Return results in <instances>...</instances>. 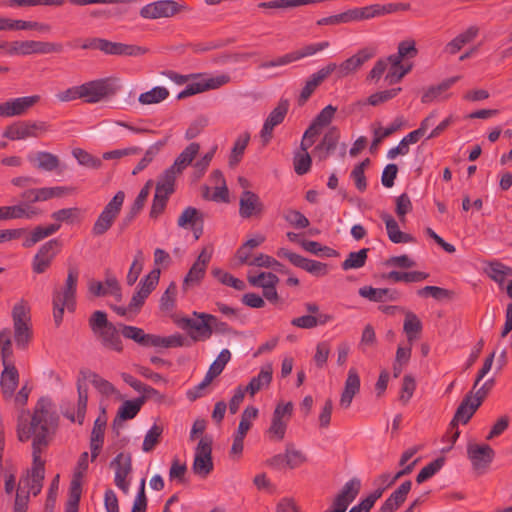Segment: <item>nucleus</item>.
<instances>
[{
  "mask_svg": "<svg viewBox=\"0 0 512 512\" xmlns=\"http://www.w3.org/2000/svg\"><path fill=\"white\" fill-rule=\"evenodd\" d=\"M368 248L360 249L357 252H350L347 258L342 262L341 268L344 271L358 269L365 265L368 258Z\"/></svg>",
  "mask_w": 512,
  "mask_h": 512,
  "instance_id": "a18cd8bd",
  "label": "nucleus"
},
{
  "mask_svg": "<svg viewBox=\"0 0 512 512\" xmlns=\"http://www.w3.org/2000/svg\"><path fill=\"white\" fill-rule=\"evenodd\" d=\"M336 68V63H329L325 67L313 73L306 80L305 85L300 92L298 104L304 105L315 90L336 70Z\"/></svg>",
  "mask_w": 512,
  "mask_h": 512,
  "instance_id": "6ab92c4d",
  "label": "nucleus"
},
{
  "mask_svg": "<svg viewBox=\"0 0 512 512\" xmlns=\"http://www.w3.org/2000/svg\"><path fill=\"white\" fill-rule=\"evenodd\" d=\"M229 81L230 77L228 75L222 74L207 80H203L201 82L188 84L186 88L177 95V99H185L207 90L220 88L221 86L227 84Z\"/></svg>",
  "mask_w": 512,
  "mask_h": 512,
  "instance_id": "4be33fe9",
  "label": "nucleus"
},
{
  "mask_svg": "<svg viewBox=\"0 0 512 512\" xmlns=\"http://www.w3.org/2000/svg\"><path fill=\"white\" fill-rule=\"evenodd\" d=\"M212 438L204 436L200 439L195 449V457L192 465L193 473L206 478L213 470Z\"/></svg>",
  "mask_w": 512,
  "mask_h": 512,
  "instance_id": "9b49d317",
  "label": "nucleus"
},
{
  "mask_svg": "<svg viewBox=\"0 0 512 512\" xmlns=\"http://www.w3.org/2000/svg\"><path fill=\"white\" fill-rule=\"evenodd\" d=\"M288 109L289 101L287 99H281L277 106L270 112L260 132L264 145L270 142L273 137L274 128L284 121L285 116L288 113Z\"/></svg>",
  "mask_w": 512,
  "mask_h": 512,
  "instance_id": "dca6fc26",
  "label": "nucleus"
},
{
  "mask_svg": "<svg viewBox=\"0 0 512 512\" xmlns=\"http://www.w3.org/2000/svg\"><path fill=\"white\" fill-rule=\"evenodd\" d=\"M3 30H36L40 33H49L51 26L36 21L13 20L0 17V31Z\"/></svg>",
  "mask_w": 512,
  "mask_h": 512,
  "instance_id": "a878e982",
  "label": "nucleus"
},
{
  "mask_svg": "<svg viewBox=\"0 0 512 512\" xmlns=\"http://www.w3.org/2000/svg\"><path fill=\"white\" fill-rule=\"evenodd\" d=\"M120 332L126 339L133 340L142 347H155V334H147L142 328L119 324Z\"/></svg>",
  "mask_w": 512,
  "mask_h": 512,
  "instance_id": "bb28decb",
  "label": "nucleus"
},
{
  "mask_svg": "<svg viewBox=\"0 0 512 512\" xmlns=\"http://www.w3.org/2000/svg\"><path fill=\"white\" fill-rule=\"evenodd\" d=\"M115 466V475H121L124 478L132 471V458L130 454L119 453L111 462Z\"/></svg>",
  "mask_w": 512,
  "mask_h": 512,
  "instance_id": "5fc2aeb1",
  "label": "nucleus"
},
{
  "mask_svg": "<svg viewBox=\"0 0 512 512\" xmlns=\"http://www.w3.org/2000/svg\"><path fill=\"white\" fill-rule=\"evenodd\" d=\"M360 391V377L356 369L351 368L345 381L344 390L340 398V406L347 409L350 407L354 396Z\"/></svg>",
  "mask_w": 512,
  "mask_h": 512,
  "instance_id": "c85d7f7f",
  "label": "nucleus"
},
{
  "mask_svg": "<svg viewBox=\"0 0 512 512\" xmlns=\"http://www.w3.org/2000/svg\"><path fill=\"white\" fill-rule=\"evenodd\" d=\"M422 328V322L415 313L412 311L405 312L403 331L407 336L408 344L412 345L419 338Z\"/></svg>",
  "mask_w": 512,
  "mask_h": 512,
  "instance_id": "c9c22d12",
  "label": "nucleus"
},
{
  "mask_svg": "<svg viewBox=\"0 0 512 512\" xmlns=\"http://www.w3.org/2000/svg\"><path fill=\"white\" fill-rule=\"evenodd\" d=\"M444 458L440 457L424 466L416 476V482L421 484L433 477L444 465Z\"/></svg>",
  "mask_w": 512,
  "mask_h": 512,
  "instance_id": "052dcab7",
  "label": "nucleus"
},
{
  "mask_svg": "<svg viewBox=\"0 0 512 512\" xmlns=\"http://www.w3.org/2000/svg\"><path fill=\"white\" fill-rule=\"evenodd\" d=\"M258 416V409L254 406H248L246 407L242 414H241V420L238 425L237 432L235 435L246 437L247 432L250 430L252 426V421L255 420Z\"/></svg>",
  "mask_w": 512,
  "mask_h": 512,
  "instance_id": "de8ad7c7",
  "label": "nucleus"
},
{
  "mask_svg": "<svg viewBox=\"0 0 512 512\" xmlns=\"http://www.w3.org/2000/svg\"><path fill=\"white\" fill-rule=\"evenodd\" d=\"M272 381V366H263L257 376L253 377L243 389L253 397L261 389L268 387Z\"/></svg>",
  "mask_w": 512,
  "mask_h": 512,
  "instance_id": "72a5a7b5",
  "label": "nucleus"
},
{
  "mask_svg": "<svg viewBox=\"0 0 512 512\" xmlns=\"http://www.w3.org/2000/svg\"><path fill=\"white\" fill-rule=\"evenodd\" d=\"M163 433V427L154 424L146 433L142 444V450L144 452H151L156 445L160 442L161 435Z\"/></svg>",
  "mask_w": 512,
  "mask_h": 512,
  "instance_id": "6e6d98bb",
  "label": "nucleus"
},
{
  "mask_svg": "<svg viewBox=\"0 0 512 512\" xmlns=\"http://www.w3.org/2000/svg\"><path fill=\"white\" fill-rule=\"evenodd\" d=\"M486 272L492 280L501 285L504 283L507 276L512 275V268L494 260L488 263Z\"/></svg>",
  "mask_w": 512,
  "mask_h": 512,
  "instance_id": "37998d69",
  "label": "nucleus"
},
{
  "mask_svg": "<svg viewBox=\"0 0 512 512\" xmlns=\"http://www.w3.org/2000/svg\"><path fill=\"white\" fill-rule=\"evenodd\" d=\"M40 101L39 95L19 97L6 101L3 104V117L21 116L27 113Z\"/></svg>",
  "mask_w": 512,
  "mask_h": 512,
  "instance_id": "b1692460",
  "label": "nucleus"
},
{
  "mask_svg": "<svg viewBox=\"0 0 512 512\" xmlns=\"http://www.w3.org/2000/svg\"><path fill=\"white\" fill-rule=\"evenodd\" d=\"M429 277V274L422 271H390L382 275V279L393 281V282H421Z\"/></svg>",
  "mask_w": 512,
  "mask_h": 512,
  "instance_id": "58836bf2",
  "label": "nucleus"
},
{
  "mask_svg": "<svg viewBox=\"0 0 512 512\" xmlns=\"http://www.w3.org/2000/svg\"><path fill=\"white\" fill-rule=\"evenodd\" d=\"M63 45L61 43L25 40L23 41L24 56L31 54H51L61 53Z\"/></svg>",
  "mask_w": 512,
  "mask_h": 512,
  "instance_id": "c756f323",
  "label": "nucleus"
},
{
  "mask_svg": "<svg viewBox=\"0 0 512 512\" xmlns=\"http://www.w3.org/2000/svg\"><path fill=\"white\" fill-rule=\"evenodd\" d=\"M81 86L82 98L87 103H97L104 98L114 95L118 86L112 78H103L86 82Z\"/></svg>",
  "mask_w": 512,
  "mask_h": 512,
  "instance_id": "1a4fd4ad",
  "label": "nucleus"
},
{
  "mask_svg": "<svg viewBox=\"0 0 512 512\" xmlns=\"http://www.w3.org/2000/svg\"><path fill=\"white\" fill-rule=\"evenodd\" d=\"M292 413V402L278 403L276 405L272 414L271 424L267 430L270 440L279 442L284 439Z\"/></svg>",
  "mask_w": 512,
  "mask_h": 512,
  "instance_id": "9d476101",
  "label": "nucleus"
},
{
  "mask_svg": "<svg viewBox=\"0 0 512 512\" xmlns=\"http://www.w3.org/2000/svg\"><path fill=\"white\" fill-rule=\"evenodd\" d=\"M78 279V269L76 267H69L64 286L53 291V319L57 327L62 323L65 308L69 312L75 311Z\"/></svg>",
  "mask_w": 512,
  "mask_h": 512,
  "instance_id": "7ed1b4c3",
  "label": "nucleus"
},
{
  "mask_svg": "<svg viewBox=\"0 0 512 512\" xmlns=\"http://www.w3.org/2000/svg\"><path fill=\"white\" fill-rule=\"evenodd\" d=\"M361 489V481L352 478L344 484L341 491L332 503V509L338 512H346L348 506L354 501Z\"/></svg>",
  "mask_w": 512,
  "mask_h": 512,
  "instance_id": "412c9836",
  "label": "nucleus"
},
{
  "mask_svg": "<svg viewBox=\"0 0 512 512\" xmlns=\"http://www.w3.org/2000/svg\"><path fill=\"white\" fill-rule=\"evenodd\" d=\"M197 222L203 223V215L196 208L189 206L179 216L177 224L180 227H187L188 225L195 226Z\"/></svg>",
  "mask_w": 512,
  "mask_h": 512,
  "instance_id": "13d9d810",
  "label": "nucleus"
},
{
  "mask_svg": "<svg viewBox=\"0 0 512 512\" xmlns=\"http://www.w3.org/2000/svg\"><path fill=\"white\" fill-rule=\"evenodd\" d=\"M12 340L4 339L3 347V370L0 376V388L2 397L5 401L14 400L16 407H24L27 404L31 388L27 384L23 385L15 395V390L19 385V372L13 361Z\"/></svg>",
  "mask_w": 512,
  "mask_h": 512,
  "instance_id": "f03ea898",
  "label": "nucleus"
},
{
  "mask_svg": "<svg viewBox=\"0 0 512 512\" xmlns=\"http://www.w3.org/2000/svg\"><path fill=\"white\" fill-rule=\"evenodd\" d=\"M403 125V119L401 117H397L392 124H390L388 127H386L384 130H375V138L373 139L370 150L373 152L377 149L378 145L381 143V141L384 138L389 137L396 131H398L401 126Z\"/></svg>",
  "mask_w": 512,
  "mask_h": 512,
  "instance_id": "864d4df0",
  "label": "nucleus"
},
{
  "mask_svg": "<svg viewBox=\"0 0 512 512\" xmlns=\"http://www.w3.org/2000/svg\"><path fill=\"white\" fill-rule=\"evenodd\" d=\"M286 466L290 469H296L307 462V456L294 447L292 443L286 444L285 447Z\"/></svg>",
  "mask_w": 512,
  "mask_h": 512,
  "instance_id": "09e8293b",
  "label": "nucleus"
},
{
  "mask_svg": "<svg viewBox=\"0 0 512 512\" xmlns=\"http://www.w3.org/2000/svg\"><path fill=\"white\" fill-rule=\"evenodd\" d=\"M212 275L222 284L233 287L238 291H242L246 288L245 283L234 277L232 274L223 271L220 268H213L211 271Z\"/></svg>",
  "mask_w": 512,
  "mask_h": 512,
  "instance_id": "3c124183",
  "label": "nucleus"
},
{
  "mask_svg": "<svg viewBox=\"0 0 512 512\" xmlns=\"http://www.w3.org/2000/svg\"><path fill=\"white\" fill-rule=\"evenodd\" d=\"M106 428V421L97 418L94 422V426L90 437V449H91V461L93 462L99 455L103 443L104 434Z\"/></svg>",
  "mask_w": 512,
  "mask_h": 512,
  "instance_id": "f704fd0d",
  "label": "nucleus"
},
{
  "mask_svg": "<svg viewBox=\"0 0 512 512\" xmlns=\"http://www.w3.org/2000/svg\"><path fill=\"white\" fill-rule=\"evenodd\" d=\"M60 229V224H50L46 227L37 226L23 242V247L30 248L44 238L53 235Z\"/></svg>",
  "mask_w": 512,
  "mask_h": 512,
  "instance_id": "79ce46f5",
  "label": "nucleus"
},
{
  "mask_svg": "<svg viewBox=\"0 0 512 512\" xmlns=\"http://www.w3.org/2000/svg\"><path fill=\"white\" fill-rule=\"evenodd\" d=\"M359 295L372 302H383L386 300L396 301L399 298V292L388 288H373L372 286H363L358 291Z\"/></svg>",
  "mask_w": 512,
  "mask_h": 512,
  "instance_id": "7c9ffc66",
  "label": "nucleus"
},
{
  "mask_svg": "<svg viewBox=\"0 0 512 512\" xmlns=\"http://www.w3.org/2000/svg\"><path fill=\"white\" fill-rule=\"evenodd\" d=\"M300 245L302 248L312 254L319 255L323 253L327 257L337 256L338 252L330 247L323 246L319 242L312 240H301Z\"/></svg>",
  "mask_w": 512,
  "mask_h": 512,
  "instance_id": "0e129e2a",
  "label": "nucleus"
},
{
  "mask_svg": "<svg viewBox=\"0 0 512 512\" xmlns=\"http://www.w3.org/2000/svg\"><path fill=\"white\" fill-rule=\"evenodd\" d=\"M250 134L245 132L241 134L235 141L229 157V166L235 167L239 164L244 154V151L249 143Z\"/></svg>",
  "mask_w": 512,
  "mask_h": 512,
  "instance_id": "c03bdc74",
  "label": "nucleus"
},
{
  "mask_svg": "<svg viewBox=\"0 0 512 512\" xmlns=\"http://www.w3.org/2000/svg\"><path fill=\"white\" fill-rule=\"evenodd\" d=\"M191 8L185 3L174 0H159L149 3L140 9V16L144 19L170 18Z\"/></svg>",
  "mask_w": 512,
  "mask_h": 512,
  "instance_id": "6e6552de",
  "label": "nucleus"
},
{
  "mask_svg": "<svg viewBox=\"0 0 512 512\" xmlns=\"http://www.w3.org/2000/svg\"><path fill=\"white\" fill-rule=\"evenodd\" d=\"M37 168L45 171H53L59 166V158L50 152H38L36 154Z\"/></svg>",
  "mask_w": 512,
  "mask_h": 512,
  "instance_id": "e2e57ef3",
  "label": "nucleus"
},
{
  "mask_svg": "<svg viewBox=\"0 0 512 512\" xmlns=\"http://www.w3.org/2000/svg\"><path fill=\"white\" fill-rule=\"evenodd\" d=\"M420 297L431 296L436 300L451 299L453 297V291L438 287V286H425L417 291Z\"/></svg>",
  "mask_w": 512,
  "mask_h": 512,
  "instance_id": "338daca9",
  "label": "nucleus"
},
{
  "mask_svg": "<svg viewBox=\"0 0 512 512\" xmlns=\"http://www.w3.org/2000/svg\"><path fill=\"white\" fill-rule=\"evenodd\" d=\"M78 401H77V421L80 425L83 424L87 402H88V388L85 384L78 381L77 383Z\"/></svg>",
  "mask_w": 512,
  "mask_h": 512,
  "instance_id": "bf43d9fd",
  "label": "nucleus"
},
{
  "mask_svg": "<svg viewBox=\"0 0 512 512\" xmlns=\"http://www.w3.org/2000/svg\"><path fill=\"white\" fill-rule=\"evenodd\" d=\"M193 315L198 319L185 317L178 321V325L182 329L187 330L189 336L194 341H204L209 339L212 336V330L210 329L208 318L204 317V315L209 314L194 312Z\"/></svg>",
  "mask_w": 512,
  "mask_h": 512,
  "instance_id": "4468645a",
  "label": "nucleus"
},
{
  "mask_svg": "<svg viewBox=\"0 0 512 512\" xmlns=\"http://www.w3.org/2000/svg\"><path fill=\"white\" fill-rule=\"evenodd\" d=\"M125 199V193L118 191L105 205L92 226V234L99 237L108 232L119 216Z\"/></svg>",
  "mask_w": 512,
  "mask_h": 512,
  "instance_id": "423d86ee",
  "label": "nucleus"
},
{
  "mask_svg": "<svg viewBox=\"0 0 512 512\" xmlns=\"http://www.w3.org/2000/svg\"><path fill=\"white\" fill-rule=\"evenodd\" d=\"M265 206L260 197L249 190H244L239 200V215L243 219L261 218Z\"/></svg>",
  "mask_w": 512,
  "mask_h": 512,
  "instance_id": "a211bd4d",
  "label": "nucleus"
},
{
  "mask_svg": "<svg viewBox=\"0 0 512 512\" xmlns=\"http://www.w3.org/2000/svg\"><path fill=\"white\" fill-rule=\"evenodd\" d=\"M89 327L98 337L101 344L116 352L123 351V345L117 327L108 321L107 314L103 311H94L89 318Z\"/></svg>",
  "mask_w": 512,
  "mask_h": 512,
  "instance_id": "20e7f679",
  "label": "nucleus"
},
{
  "mask_svg": "<svg viewBox=\"0 0 512 512\" xmlns=\"http://www.w3.org/2000/svg\"><path fill=\"white\" fill-rule=\"evenodd\" d=\"M329 45L330 44L328 41H323V42L314 43V44H308V45L303 46L299 50L287 53L281 57H278L275 60L263 62L260 64V67L267 69V68H271V67L287 65L294 61L300 60L302 58L312 56V55L328 48Z\"/></svg>",
  "mask_w": 512,
  "mask_h": 512,
  "instance_id": "f8f14e48",
  "label": "nucleus"
},
{
  "mask_svg": "<svg viewBox=\"0 0 512 512\" xmlns=\"http://www.w3.org/2000/svg\"><path fill=\"white\" fill-rule=\"evenodd\" d=\"M160 268H154L139 282L138 288L144 291L148 296L156 288L160 279Z\"/></svg>",
  "mask_w": 512,
  "mask_h": 512,
  "instance_id": "774afa93",
  "label": "nucleus"
},
{
  "mask_svg": "<svg viewBox=\"0 0 512 512\" xmlns=\"http://www.w3.org/2000/svg\"><path fill=\"white\" fill-rule=\"evenodd\" d=\"M147 200L144 199V193L138 194L134 203L130 207V210L126 213V215L122 218L120 223V229L125 230L136 218V216L143 209Z\"/></svg>",
  "mask_w": 512,
  "mask_h": 512,
  "instance_id": "603ef678",
  "label": "nucleus"
},
{
  "mask_svg": "<svg viewBox=\"0 0 512 512\" xmlns=\"http://www.w3.org/2000/svg\"><path fill=\"white\" fill-rule=\"evenodd\" d=\"M277 256L288 259L294 266L301 268L314 276H325L328 273V265L326 263L305 258L297 253L289 251L286 248L278 249Z\"/></svg>",
  "mask_w": 512,
  "mask_h": 512,
  "instance_id": "ddd939ff",
  "label": "nucleus"
},
{
  "mask_svg": "<svg viewBox=\"0 0 512 512\" xmlns=\"http://www.w3.org/2000/svg\"><path fill=\"white\" fill-rule=\"evenodd\" d=\"M339 138V130L336 127H331L314 149V151L319 154V159H327L329 154L336 149Z\"/></svg>",
  "mask_w": 512,
  "mask_h": 512,
  "instance_id": "473e14b6",
  "label": "nucleus"
},
{
  "mask_svg": "<svg viewBox=\"0 0 512 512\" xmlns=\"http://www.w3.org/2000/svg\"><path fill=\"white\" fill-rule=\"evenodd\" d=\"M214 248L213 245L205 246L199 256L197 257L196 261L193 263L191 268L189 269L187 275L184 278L183 281V288H187L189 286L198 285L201 280L204 278L206 274V269L208 267V264L210 263V260L212 258Z\"/></svg>",
  "mask_w": 512,
  "mask_h": 512,
  "instance_id": "2eb2a0df",
  "label": "nucleus"
},
{
  "mask_svg": "<svg viewBox=\"0 0 512 512\" xmlns=\"http://www.w3.org/2000/svg\"><path fill=\"white\" fill-rule=\"evenodd\" d=\"M24 413L25 411L17 420V437L20 442H26L33 436V466L31 475L21 479L19 486L23 488L24 492H28V494L31 492L37 496L42 490L45 475L44 462L40 455L58 428L59 416L52 410L51 400L46 397H41L37 401L30 423L24 417Z\"/></svg>",
  "mask_w": 512,
  "mask_h": 512,
  "instance_id": "f257e3e1",
  "label": "nucleus"
},
{
  "mask_svg": "<svg viewBox=\"0 0 512 512\" xmlns=\"http://www.w3.org/2000/svg\"><path fill=\"white\" fill-rule=\"evenodd\" d=\"M148 52L149 49L143 46L115 42L114 55L140 56Z\"/></svg>",
  "mask_w": 512,
  "mask_h": 512,
  "instance_id": "69168bd1",
  "label": "nucleus"
},
{
  "mask_svg": "<svg viewBox=\"0 0 512 512\" xmlns=\"http://www.w3.org/2000/svg\"><path fill=\"white\" fill-rule=\"evenodd\" d=\"M49 130L50 125L45 121H18L6 127L3 137L12 141L38 138Z\"/></svg>",
  "mask_w": 512,
  "mask_h": 512,
  "instance_id": "0eeeda50",
  "label": "nucleus"
},
{
  "mask_svg": "<svg viewBox=\"0 0 512 512\" xmlns=\"http://www.w3.org/2000/svg\"><path fill=\"white\" fill-rule=\"evenodd\" d=\"M60 248V242L57 239L49 240L44 243L36 253L32 261V270L36 274H42L51 266L54 257Z\"/></svg>",
  "mask_w": 512,
  "mask_h": 512,
  "instance_id": "f3484780",
  "label": "nucleus"
},
{
  "mask_svg": "<svg viewBox=\"0 0 512 512\" xmlns=\"http://www.w3.org/2000/svg\"><path fill=\"white\" fill-rule=\"evenodd\" d=\"M200 145L196 142L190 143L175 159L172 166L177 172H183L199 153Z\"/></svg>",
  "mask_w": 512,
  "mask_h": 512,
  "instance_id": "ea45409f",
  "label": "nucleus"
},
{
  "mask_svg": "<svg viewBox=\"0 0 512 512\" xmlns=\"http://www.w3.org/2000/svg\"><path fill=\"white\" fill-rule=\"evenodd\" d=\"M14 339L19 349H26L32 339L30 308L23 300L15 304L12 310Z\"/></svg>",
  "mask_w": 512,
  "mask_h": 512,
  "instance_id": "39448f33",
  "label": "nucleus"
},
{
  "mask_svg": "<svg viewBox=\"0 0 512 512\" xmlns=\"http://www.w3.org/2000/svg\"><path fill=\"white\" fill-rule=\"evenodd\" d=\"M473 391L474 390H471L466 394L460 405L457 407L454 417L450 422L451 428H456L459 423L467 424L480 407V402H476L473 399Z\"/></svg>",
  "mask_w": 512,
  "mask_h": 512,
  "instance_id": "393cba45",
  "label": "nucleus"
},
{
  "mask_svg": "<svg viewBox=\"0 0 512 512\" xmlns=\"http://www.w3.org/2000/svg\"><path fill=\"white\" fill-rule=\"evenodd\" d=\"M375 55L373 48H363L359 50L355 55L343 61L340 65H337L336 72L338 78L347 77L350 74L355 73L361 66Z\"/></svg>",
  "mask_w": 512,
  "mask_h": 512,
  "instance_id": "aec40b11",
  "label": "nucleus"
},
{
  "mask_svg": "<svg viewBox=\"0 0 512 512\" xmlns=\"http://www.w3.org/2000/svg\"><path fill=\"white\" fill-rule=\"evenodd\" d=\"M459 79L460 76H454L444 80L438 85L430 86L422 95V103H431L439 99L441 95L446 92L452 85H454Z\"/></svg>",
  "mask_w": 512,
  "mask_h": 512,
  "instance_id": "4c0bfd02",
  "label": "nucleus"
},
{
  "mask_svg": "<svg viewBox=\"0 0 512 512\" xmlns=\"http://www.w3.org/2000/svg\"><path fill=\"white\" fill-rule=\"evenodd\" d=\"M351 21L370 19L381 15L380 4H373L363 8L349 10Z\"/></svg>",
  "mask_w": 512,
  "mask_h": 512,
  "instance_id": "4d7b16f0",
  "label": "nucleus"
},
{
  "mask_svg": "<svg viewBox=\"0 0 512 512\" xmlns=\"http://www.w3.org/2000/svg\"><path fill=\"white\" fill-rule=\"evenodd\" d=\"M182 174L177 172L174 166H170L159 176L156 184V192H164L165 194H173L175 191V181L178 175Z\"/></svg>",
  "mask_w": 512,
  "mask_h": 512,
  "instance_id": "e433bc0d",
  "label": "nucleus"
},
{
  "mask_svg": "<svg viewBox=\"0 0 512 512\" xmlns=\"http://www.w3.org/2000/svg\"><path fill=\"white\" fill-rule=\"evenodd\" d=\"M144 255L141 250H138L134 256V260L130 266L128 274L126 276V283L129 286H133L143 269Z\"/></svg>",
  "mask_w": 512,
  "mask_h": 512,
  "instance_id": "680f3d73",
  "label": "nucleus"
},
{
  "mask_svg": "<svg viewBox=\"0 0 512 512\" xmlns=\"http://www.w3.org/2000/svg\"><path fill=\"white\" fill-rule=\"evenodd\" d=\"M51 218L56 221L55 224L66 223L75 224L82 220V210L78 207L63 208L51 214Z\"/></svg>",
  "mask_w": 512,
  "mask_h": 512,
  "instance_id": "a19ab883",
  "label": "nucleus"
},
{
  "mask_svg": "<svg viewBox=\"0 0 512 512\" xmlns=\"http://www.w3.org/2000/svg\"><path fill=\"white\" fill-rule=\"evenodd\" d=\"M381 219L384 221L388 237L393 243L415 242V238L408 233L400 231L396 220L388 213H382Z\"/></svg>",
  "mask_w": 512,
  "mask_h": 512,
  "instance_id": "2f4dec72",
  "label": "nucleus"
},
{
  "mask_svg": "<svg viewBox=\"0 0 512 512\" xmlns=\"http://www.w3.org/2000/svg\"><path fill=\"white\" fill-rule=\"evenodd\" d=\"M231 359V353L228 349H223L217 359L211 364L208 372L206 373L205 377L207 378V381H213L214 378L219 376L222 371L224 370L226 364Z\"/></svg>",
  "mask_w": 512,
  "mask_h": 512,
  "instance_id": "49530a36",
  "label": "nucleus"
},
{
  "mask_svg": "<svg viewBox=\"0 0 512 512\" xmlns=\"http://www.w3.org/2000/svg\"><path fill=\"white\" fill-rule=\"evenodd\" d=\"M467 454L473 468L480 472H483L490 465L494 457L493 449L487 444H469Z\"/></svg>",
  "mask_w": 512,
  "mask_h": 512,
  "instance_id": "5701e85b",
  "label": "nucleus"
},
{
  "mask_svg": "<svg viewBox=\"0 0 512 512\" xmlns=\"http://www.w3.org/2000/svg\"><path fill=\"white\" fill-rule=\"evenodd\" d=\"M169 96L165 87H154L150 91L140 94L138 101L143 105L158 104Z\"/></svg>",
  "mask_w": 512,
  "mask_h": 512,
  "instance_id": "8fccbe9b",
  "label": "nucleus"
},
{
  "mask_svg": "<svg viewBox=\"0 0 512 512\" xmlns=\"http://www.w3.org/2000/svg\"><path fill=\"white\" fill-rule=\"evenodd\" d=\"M143 406V398L124 401L119 407L116 417L113 420V428H119L126 420L133 419Z\"/></svg>",
  "mask_w": 512,
  "mask_h": 512,
  "instance_id": "cd10ccee",
  "label": "nucleus"
}]
</instances>
